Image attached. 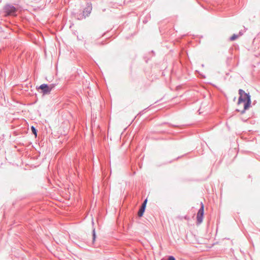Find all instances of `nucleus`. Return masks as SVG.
I'll list each match as a JSON object with an SVG mask.
<instances>
[{
  "mask_svg": "<svg viewBox=\"0 0 260 260\" xmlns=\"http://www.w3.org/2000/svg\"><path fill=\"white\" fill-rule=\"evenodd\" d=\"M238 35L234 34L232 36H231L230 38V40L231 41H233L237 39L238 38Z\"/></svg>",
  "mask_w": 260,
  "mask_h": 260,
  "instance_id": "6e6552de",
  "label": "nucleus"
},
{
  "mask_svg": "<svg viewBox=\"0 0 260 260\" xmlns=\"http://www.w3.org/2000/svg\"><path fill=\"white\" fill-rule=\"evenodd\" d=\"M239 97H242V96H243L245 93H246L243 89H240L239 90Z\"/></svg>",
  "mask_w": 260,
  "mask_h": 260,
  "instance_id": "9d476101",
  "label": "nucleus"
},
{
  "mask_svg": "<svg viewBox=\"0 0 260 260\" xmlns=\"http://www.w3.org/2000/svg\"><path fill=\"white\" fill-rule=\"evenodd\" d=\"M92 10V5L90 1H87L83 6V11L80 13L75 14V18L78 20H82L88 17Z\"/></svg>",
  "mask_w": 260,
  "mask_h": 260,
  "instance_id": "f257e3e1",
  "label": "nucleus"
},
{
  "mask_svg": "<svg viewBox=\"0 0 260 260\" xmlns=\"http://www.w3.org/2000/svg\"><path fill=\"white\" fill-rule=\"evenodd\" d=\"M204 215V206L202 202L201 203V207L197 215V224H200L202 222Z\"/></svg>",
  "mask_w": 260,
  "mask_h": 260,
  "instance_id": "39448f33",
  "label": "nucleus"
},
{
  "mask_svg": "<svg viewBox=\"0 0 260 260\" xmlns=\"http://www.w3.org/2000/svg\"><path fill=\"white\" fill-rule=\"evenodd\" d=\"M251 96L249 93H245L242 97L239 98L238 104L240 105L241 103H244V108L240 111L241 114H244L245 111L249 108L251 105Z\"/></svg>",
  "mask_w": 260,
  "mask_h": 260,
  "instance_id": "f03ea898",
  "label": "nucleus"
},
{
  "mask_svg": "<svg viewBox=\"0 0 260 260\" xmlns=\"http://www.w3.org/2000/svg\"><path fill=\"white\" fill-rule=\"evenodd\" d=\"M236 111H238V112H240V111L238 109H237Z\"/></svg>",
  "mask_w": 260,
  "mask_h": 260,
  "instance_id": "4468645a",
  "label": "nucleus"
},
{
  "mask_svg": "<svg viewBox=\"0 0 260 260\" xmlns=\"http://www.w3.org/2000/svg\"><path fill=\"white\" fill-rule=\"evenodd\" d=\"M147 202V200L145 199L143 203H142V204L141 206V208H140V209L138 212V216L142 217L143 216V215L145 212V209H146Z\"/></svg>",
  "mask_w": 260,
  "mask_h": 260,
  "instance_id": "423d86ee",
  "label": "nucleus"
},
{
  "mask_svg": "<svg viewBox=\"0 0 260 260\" xmlns=\"http://www.w3.org/2000/svg\"><path fill=\"white\" fill-rule=\"evenodd\" d=\"M30 129H31L32 133L35 136V137L36 138L37 136L38 130L34 126H31L30 127Z\"/></svg>",
  "mask_w": 260,
  "mask_h": 260,
  "instance_id": "0eeeda50",
  "label": "nucleus"
},
{
  "mask_svg": "<svg viewBox=\"0 0 260 260\" xmlns=\"http://www.w3.org/2000/svg\"><path fill=\"white\" fill-rule=\"evenodd\" d=\"M92 233V241H93V242H94V241L95 240V239L96 237L94 228L93 229Z\"/></svg>",
  "mask_w": 260,
  "mask_h": 260,
  "instance_id": "1a4fd4ad",
  "label": "nucleus"
},
{
  "mask_svg": "<svg viewBox=\"0 0 260 260\" xmlns=\"http://www.w3.org/2000/svg\"><path fill=\"white\" fill-rule=\"evenodd\" d=\"M37 89L43 95H48L50 93V89L49 88V85L47 84L44 83L37 86Z\"/></svg>",
  "mask_w": 260,
  "mask_h": 260,
  "instance_id": "7ed1b4c3",
  "label": "nucleus"
},
{
  "mask_svg": "<svg viewBox=\"0 0 260 260\" xmlns=\"http://www.w3.org/2000/svg\"><path fill=\"white\" fill-rule=\"evenodd\" d=\"M161 260H176L174 256L172 255H169L167 259H165L164 258H162Z\"/></svg>",
  "mask_w": 260,
  "mask_h": 260,
  "instance_id": "9b49d317",
  "label": "nucleus"
},
{
  "mask_svg": "<svg viewBox=\"0 0 260 260\" xmlns=\"http://www.w3.org/2000/svg\"><path fill=\"white\" fill-rule=\"evenodd\" d=\"M55 84H51L49 85V88L50 89V92L55 87Z\"/></svg>",
  "mask_w": 260,
  "mask_h": 260,
  "instance_id": "f8f14e48",
  "label": "nucleus"
},
{
  "mask_svg": "<svg viewBox=\"0 0 260 260\" xmlns=\"http://www.w3.org/2000/svg\"><path fill=\"white\" fill-rule=\"evenodd\" d=\"M239 34H240V36L242 35V33H241V31L239 32Z\"/></svg>",
  "mask_w": 260,
  "mask_h": 260,
  "instance_id": "ddd939ff",
  "label": "nucleus"
},
{
  "mask_svg": "<svg viewBox=\"0 0 260 260\" xmlns=\"http://www.w3.org/2000/svg\"><path fill=\"white\" fill-rule=\"evenodd\" d=\"M4 11L6 14L7 15L16 16L17 9L13 6L10 5H7L4 7Z\"/></svg>",
  "mask_w": 260,
  "mask_h": 260,
  "instance_id": "20e7f679",
  "label": "nucleus"
}]
</instances>
